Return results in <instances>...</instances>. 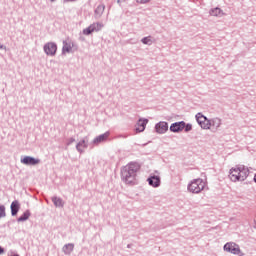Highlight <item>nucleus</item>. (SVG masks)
I'll use <instances>...</instances> for the list:
<instances>
[{"mask_svg":"<svg viewBox=\"0 0 256 256\" xmlns=\"http://www.w3.org/2000/svg\"><path fill=\"white\" fill-rule=\"evenodd\" d=\"M155 131L158 135H163L169 131V124L165 121H160L155 125Z\"/></svg>","mask_w":256,"mask_h":256,"instance_id":"6e6552de","label":"nucleus"},{"mask_svg":"<svg viewBox=\"0 0 256 256\" xmlns=\"http://www.w3.org/2000/svg\"><path fill=\"white\" fill-rule=\"evenodd\" d=\"M0 49H3L4 51H7V46L0 44Z\"/></svg>","mask_w":256,"mask_h":256,"instance_id":"7c9ffc66","label":"nucleus"},{"mask_svg":"<svg viewBox=\"0 0 256 256\" xmlns=\"http://www.w3.org/2000/svg\"><path fill=\"white\" fill-rule=\"evenodd\" d=\"M73 249H75V244L68 243L63 246L62 251H63L64 255H69L70 253H73Z\"/></svg>","mask_w":256,"mask_h":256,"instance_id":"aec40b11","label":"nucleus"},{"mask_svg":"<svg viewBox=\"0 0 256 256\" xmlns=\"http://www.w3.org/2000/svg\"><path fill=\"white\" fill-rule=\"evenodd\" d=\"M147 182L151 187H159L161 185V177L155 175L150 176L147 179Z\"/></svg>","mask_w":256,"mask_h":256,"instance_id":"4468645a","label":"nucleus"},{"mask_svg":"<svg viewBox=\"0 0 256 256\" xmlns=\"http://www.w3.org/2000/svg\"><path fill=\"white\" fill-rule=\"evenodd\" d=\"M123 1H127V0H118L117 1L118 5H121V3H123Z\"/></svg>","mask_w":256,"mask_h":256,"instance_id":"2f4dec72","label":"nucleus"},{"mask_svg":"<svg viewBox=\"0 0 256 256\" xmlns=\"http://www.w3.org/2000/svg\"><path fill=\"white\" fill-rule=\"evenodd\" d=\"M196 121L200 125L201 129H211V123L209 119L203 115L201 112L196 114Z\"/></svg>","mask_w":256,"mask_h":256,"instance_id":"20e7f679","label":"nucleus"},{"mask_svg":"<svg viewBox=\"0 0 256 256\" xmlns=\"http://www.w3.org/2000/svg\"><path fill=\"white\" fill-rule=\"evenodd\" d=\"M75 1H77V0H63V3H73Z\"/></svg>","mask_w":256,"mask_h":256,"instance_id":"c756f323","label":"nucleus"},{"mask_svg":"<svg viewBox=\"0 0 256 256\" xmlns=\"http://www.w3.org/2000/svg\"><path fill=\"white\" fill-rule=\"evenodd\" d=\"M121 178L127 185V182L129 181V165H126L121 169Z\"/></svg>","mask_w":256,"mask_h":256,"instance_id":"dca6fc26","label":"nucleus"},{"mask_svg":"<svg viewBox=\"0 0 256 256\" xmlns=\"http://www.w3.org/2000/svg\"><path fill=\"white\" fill-rule=\"evenodd\" d=\"M29 217H31V211L26 210L18 219V223H23L25 221H27L29 219Z\"/></svg>","mask_w":256,"mask_h":256,"instance_id":"4be33fe9","label":"nucleus"},{"mask_svg":"<svg viewBox=\"0 0 256 256\" xmlns=\"http://www.w3.org/2000/svg\"><path fill=\"white\" fill-rule=\"evenodd\" d=\"M141 43H143V45H151L152 43H154L153 41V37L152 36H147L141 39Z\"/></svg>","mask_w":256,"mask_h":256,"instance_id":"b1692460","label":"nucleus"},{"mask_svg":"<svg viewBox=\"0 0 256 256\" xmlns=\"http://www.w3.org/2000/svg\"><path fill=\"white\" fill-rule=\"evenodd\" d=\"M52 203L55 205V207H63L64 205L63 199L57 196L52 197Z\"/></svg>","mask_w":256,"mask_h":256,"instance_id":"5701e85b","label":"nucleus"},{"mask_svg":"<svg viewBox=\"0 0 256 256\" xmlns=\"http://www.w3.org/2000/svg\"><path fill=\"white\" fill-rule=\"evenodd\" d=\"M209 123H210V127H212L214 131H217L219 127H221V119L219 118H213L209 120Z\"/></svg>","mask_w":256,"mask_h":256,"instance_id":"6ab92c4d","label":"nucleus"},{"mask_svg":"<svg viewBox=\"0 0 256 256\" xmlns=\"http://www.w3.org/2000/svg\"><path fill=\"white\" fill-rule=\"evenodd\" d=\"M105 12V5L100 4L97 6V8L94 11V17L95 19H101V16Z\"/></svg>","mask_w":256,"mask_h":256,"instance_id":"f3484780","label":"nucleus"},{"mask_svg":"<svg viewBox=\"0 0 256 256\" xmlns=\"http://www.w3.org/2000/svg\"><path fill=\"white\" fill-rule=\"evenodd\" d=\"M184 129L186 133H189V131L193 130V125L185 123Z\"/></svg>","mask_w":256,"mask_h":256,"instance_id":"bb28decb","label":"nucleus"},{"mask_svg":"<svg viewBox=\"0 0 256 256\" xmlns=\"http://www.w3.org/2000/svg\"><path fill=\"white\" fill-rule=\"evenodd\" d=\"M103 29V24L96 22L91 24L89 27L83 30L84 35H91V33H95V31H101Z\"/></svg>","mask_w":256,"mask_h":256,"instance_id":"0eeeda50","label":"nucleus"},{"mask_svg":"<svg viewBox=\"0 0 256 256\" xmlns=\"http://www.w3.org/2000/svg\"><path fill=\"white\" fill-rule=\"evenodd\" d=\"M136 3H138V5H147L151 3V0H136Z\"/></svg>","mask_w":256,"mask_h":256,"instance_id":"a878e982","label":"nucleus"},{"mask_svg":"<svg viewBox=\"0 0 256 256\" xmlns=\"http://www.w3.org/2000/svg\"><path fill=\"white\" fill-rule=\"evenodd\" d=\"M5 253V248L3 246H0V255H3Z\"/></svg>","mask_w":256,"mask_h":256,"instance_id":"c85d7f7f","label":"nucleus"},{"mask_svg":"<svg viewBox=\"0 0 256 256\" xmlns=\"http://www.w3.org/2000/svg\"><path fill=\"white\" fill-rule=\"evenodd\" d=\"M10 209L12 217H17V213L21 209V204L17 200H14L10 205Z\"/></svg>","mask_w":256,"mask_h":256,"instance_id":"2eb2a0df","label":"nucleus"},{"mask_svg":"<svg viewBox=\"0 0 256 256\" xmlns=\"http://www.w3.org/2000/svg\"><path fill=\"white\" fill-rule=\"evenodd\" d=\"M2 217H7V213L5 212V205H0V219Z\"/></svg>","mask_w":256,"mask_h":256,"instance_id":"393cba45","label":"nucleus"},{"mask_svg":"<svg viewBox=\"0 0 256 256\" xmlns=\"http://www.w3.org/2000/svg\"><path fill=\"white\" fill-rule=\"evenodd\" d=\"M111 136V132L107 131L104 134H100L99 136L95 137L92 141V145L94 147H97L101 145V143H106V141L109 139Z\"/></svg>","mask_w":256,"mask_h":256,"instance_id":"423d86ee","label":"nucleus"},{"mask_svg":"<svg viewBox=\"0 0 256 256\" xmlns=\"http://www.w3.org/2000/svg\"><path fill=\"white\" fill-rule=\"evenodd\" d=\"M51 1V3H55V1H57V0H50Z\"/></svg>","mask_w":256,"mask_h":256,"instance_id":"72a5a7b5","label":"nucleus"},{"mask_svg":"<svg viewBox=\"0 0 256 256\" xmlns=\"http://www.w3.org/2000/svg\"><path fill=\"white\" fill-rule=\"evenodd\" d=\"M141 169V165L137 162H130L129 164V177H136L137 171Z\"/></svg>","mask_w":256,"mask_h":256,"instance_id":"ddd939ff","label":"nucleus"},{"mask_svg":"<svg viewBox=\"0 0 256 256\" xmlns=\"http://www.w3.org/2000/svg\"><path fill=\"white\" fill-rule=\"evenodd\" d=\"M183 129H185V121L175 122L170 126L172 133H179L183 131Z\"/></svg>","mask_w":256,"mask_h":256,"instance_id":"f8f14e48","label":"nucleus"},{"mask_svg":"<svg viewBox=\"0 0 256 256\" xmlns=\"http://www.w3.org/2000/svg\"><path fill=\"white\" fill-rule=\"evenodd\" d=\"M87 147H89V140L85 137L76 144V151H78V153H85L83 149H87Z\"/></svg>","mask_w":256,"mask_h":256,"instance_id":"9b49d317","label":"nucleus"},{"mask_svg":"<svg viewBox=\"0 0 256 256\" xmlns=\"http://www.w3.org/2000/svg\"><path fill=\"white\" fill-rule=\"evenodd\" d=\"M44 52L50 57H55L57 54V44L55 42H48L44 45Z\"/></svg>","mask_w":256,"mask_h":256,"instance_id":"39448f33","label":"nucleus"},{"mask_svg":"<svg viewBox=\"0 0 256 256\" xmlns=\"http://www.w3.org/2000/svg\"><path fill=\"white\" fill-rule=\"evenodd\" d=\"M72 49H73V42L63 41V47H62L63 55H65V53H71Z\"/></svg>","mask_w":256,"mask_h":256,"instance_id":"a211bd4d","label":"nucleus"},{"mask_svg":"<svg viewBox=\"0 0 256 256\" xmlns=\"http://www.w3.org/2000/svg\"><path fill=\"white\" fill-rule=\"evenodd\" d=\"M20 161L23 165H32V166L39 165V163H41L40 159H37L33 156H24L23 158H21Z\"/></svg>","mask_w":256,"mask_h":256,"instance_id":"9d476101","label":"nucleus"},{"mask_svg":"<svg viewBox=\"0 0 256 256\" xmlns=\"http://www.w3.org/2000/svg\"><path fill=\"white\" fill-rule=\"evenodd\" d=\"M73 143H75V138H73V137L68 138L66 141L67 147H69V145H73Z\"/></svg>","mask_w":256,"mask_h":256,"instance_id":"cd10ccee","label":"nucleus"},{"mask_svg":"<svg viewBox=\"0 0 256 256\" xmlns=\"http://www.w3.org/2000/svg\"><path fill=\"white\" fill-rule=\"evenodd\" d=\"M223 249L227 253H232V255H241V248L239 247V244L235 242H227Z\"/></svg>","mask_w":256,"mask_h":256,"instance_id":"7ed1b4c3","label":"nucleus"},{"mask_svg":"<svg viewBox=\"0 0 256 256\" xmlns=\"http://www.w3.org/2000/svg\"><path fill=\"white\" fill-rule=\"evenodd\" d=\"M147 123H149L148 119L140 118L134 128L135 133H143L147 127Z\"/></svg>","mask_w":256,"mask_h":256,"instance_id":"1a4fd4ad","label":"nucleus"},{"mask_svg":"<svg viewBox=\"0 0 256 256\" xmlns=\"http://www.w3.org/2000/svg\"><path fill=\"white\" fill-rule=\"evenodd\" d=\"M253 181H254V183H256V173L254 175Z\"/></svg>","mask_w":256,"mask_h":256,"instance_id":"473e14b6","label":"nucleus"},{"mask_svg":"<svg viewBox=\"0 0 256 256\" xmlns=\"http://www.w3.org/2000/svg\"><path fill=\"white\" fill-rule=\"evenodd\" d=\"M210 15L212 17H221L223 15H225V13H223V10H221V8L216 7L210 10Z\"/></svg>","mask_w":256,"mask_h":256,"instance_id":"412c9836","label":"nucleus"},{"mask_svg":"<svg viewBox=\"0 0 256 256\" xmlns=\"http://www.w3.org/2000/svg\"><path fill=\"white\" fill-rule=\"evenodd\" d=\"M205 187H207V183L203 179L198 178V179L192 180L188 184L187 189L190 193L198 194V193H201V191H203Z\"/></svg>","mask_w":256,"mask_h":256,"instance_id":"f03ea898","label":"nucleus"},{"mask_svg":"<svg viewBox=\"0 0 256 256\" xmlns=\"http://www.w3.org/2000/svg\"><path fill=\"white\" fill-rule=\"evenodd\" d=\"M249 173V167L238 164L229 170L228 177L232 183H237L239 181H245L249 177Z\"/></svg>","mask_w":256,"mask_h":256,"instance_id":"f257e3e1","label":"nucleus"}]
</instances>
